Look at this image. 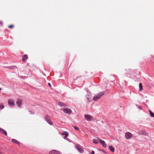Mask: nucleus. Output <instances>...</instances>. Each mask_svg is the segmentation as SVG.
<instances>
[{"label":"nucleus","mask_w":154,"mask_h":154,"mask_svg":"<svg viewBox=\"0 0 154 154\" xmlns=\"http://www.w3.org/2000/svg\"><path fill=\"white\" fill-rule=\"evenodd\" d=\"M104 91L100 92L94 96L93 98V100L95 101H97L102 96L104 95Z\"/></svg>","instance_id":"f257e3e1"},{"label":"nucleus","mask_w":154,"mask_h":154,"mask_svg":"<svg viewBox=\"0 0 154 154\" xmlns=\"http://www.w3.org/2000/svg\"><path fill=\"white\" fill-rule=\"evenodd\" d=\"M49 154H62L61 152L59 151L56 150H52L50 151L49 153Z\"/></svg>","instance_id":"f03ea898"},{"label":"nucleus","mask_w":154,"mask_h":154,"mask_svg":"<svg viewBox=\"0 0 154 154\" xmlns=\"http://www.w3.org/2000/svg\"><path fill=\"white\" fill-rule=\"evenodd\" d=\"M84 117L88 121H92L93 120V119L92 116L89 115H85Z\"/></svg>","instance_id":"7ed1b4c3"},{"label":"nucleus","mask_w":154,"mask_h":154,"mask_svg":"<svg viewBox=\"0 0 154 154\" xmlns=\"http://www.w3.org/2000/svg\"><path fill=\"white\" fill-rule=\"evenodd\" d=\"M125 138L128 139L131 138L132 134L129 132H127L125 133Z\"/></svg>","instance_id":"20e7f679"},{"label":"nucleus","mask_w":154,"mask_h":154,"mask_svg":"<svg viewBox=\"0 0 154 154\" xmlns=\"http://www.w3.org/2000/svg\"><path fill=\"white\" fill-rule=\"evenodd\" d=\"M76 148L77 150L80 153H82L84 152L83 148L80 145H77L76 146Z\"/></svg>","instance_id":"39448f33"},{"label":"nucleus","mask_w":154,"mask_h":154,"mask_svg":"<svg viewBox=\"0 0 154 154\" xmlns=\"http://www.w3.org/2000/svg\"><path fill=\"white\" fill-rule=\"evenodd\" d=\"M8 104L10 106H14L15 105L14 102V100L11 99H10L8 100Z\"/></svg>","instance_id":"423d86ee"},{"label":"nucleus","mask_w":154,"mask_h":154,"mask_svg":"<svg viewBox=\"0 0 154 154\" xmlns=\"http://www.w3.org/2000/svg\"><path fill=\"white\" fill-rule=\"evenodd\" d=\"M63 112L66 113H71L72 112L71 110L68 108H64L63 109Z\"/></svg>","instance_id":"0eeeda50"},{"label":"nucleus","mask_w":154,"mask_h":154,"mask_svg":"<svg viewBox=\"0 0 154 154\" xmlns=\"http://www.w3.org/2000/svg\"><path fill=\"white\" fill-rule=\"evenodd\" d=\"M45 120L50 125H52L53 124V123L51 121L50 118L48 116H46L45 118Z\"/></svg>","instance_id":"6e6552de"},{"label":"nucleus","mask_w":154,"mask_h":154,"mask_svg":"<svg viewBox=\"0 0 154 154\" xmlns=\"http://www.w3.org/2000/svg\"><path fill=\"white\" fill-rule=\"evenodd\" d=\"M97 140L99 141L104 147H106V144L104 141L98 138H97Z\"/></svg>","instance_id":"1a4fd4ad"},{"label":"nucleus","mask_w":154,"mask_h":154,"mask_svg":"<svg viewBox=\"0 0 154 154\" xmlns=\"http://www.w3.org/2000/svg\"><path fill=\"white\" fill-rule=\"evenodd\" d=\"M22 103V100L20 99H18L16 102L17 106L19 107H20Z\"/></svg>","instance_id":"9d476101"},{"label":"nucleus","mask_w":154,"mask_h":154,"mask_svg":"<svg viewBox=\"0 0 154 154\" xmlns=\"http://www.w3.org/2000/svg\"><path fill=\"white\" fill-rule=\"evenodd\" d=\"M58 105L61 107H65L66 106V104L61 102H59L58 103Z\"/></svg>","instance_id":"9b49d317"},{"label":"nucleus","mask_w":154,"mask_h":154,"mask_svg":"<svg viewBox=\"0 0 154 154\" xmlns=\"http://www.w3.org/2000/svg\"><path fill=\"white\" fill-rule=\"evenodd\" d=\"M0 131L2 133L5 134V135H7V133L6 131L3 129L0 128Z\"/></svg>","instance_id":"f8f14e48"},{"label":"nucleus","mask_w":154,"mask_h":154,"mask_svg":"<svg viewBox=\"0 0 154 154\" xmlns=\"http://www.w3.org/2000/svg\"><path fill=\"white\" fill-rule=\"evenodd\" d=\"M28 58V55L26 54L24 55L23 57L22 58V61L23 62L25 61Z\"/></svg>","instance_id":"ddd939ff"},{"label":"nucleus","mask_w":154,"mask_h":154,"mask_svg":"<svg viewBox=\"0 0 154 154\" xmlns=\"http://www.w3.org/2000/svg\"><path fill=\"white\" fill-rule=\"evenodd\" d=\"M12 141L14 143H16L17 144L19 145L20 144L19 142L15 139H12Z\"/></svg>","instance_id":"4468645a"},{"label":"nucleus","mask_w":154,"mask_h":154,"mask_svg":"<svg viewBox=\"0 0 154 154\" xmlns=\"http://www.w3.org/2000/svg\"><path fill=\"white\" fill-rule=\"evenodd\" d=\"M109 148L110 150L112 152H114L115 151L114 148L112 146H109Z\"/></svg>","instance_id":"2eb2a0df"},{"label":"nucleus","mask_w":154,"mask_h":154,"mask_svg":"<svg viewBox=\"0 0 154 154\" xmlns=\"http://www.w3.org/2000/svg\"><path fill=\"white\" fill-rule=\"evenodd\" d=\"M68 133L67 132L65 131L62 134V135H65L66 137L68 136Z\"/></svg>","instance_id":"dca6fc26"},{"label":"nucleus","mask_w":154,"mask_h":154,"mask_svg":"<svg viewBox=\"0 0 154 154\" xmlns=\"http://www.w3.org/2000/svg\"><path fill=\"white\" fill-rule=\"evenodd\" d=\"M139 86V88H140L139 91H141V90H142L143 89V88H142L143 86L142 85V84L141 83H140Z\"/></svg>","instance_id":"f3484780"},{"label":"nucleus","mask_w":154,"mask_h":154,"mask_svg":"<svg viewBox=\"0 0 154 154\" xmlns=\"http://www.w3.org/2000/svg\"><path fill=\"white\" fill-rule=\"evenodd\" d=\"M150 115L151 116L154 117V113L152 112L150 110L149 111Z\"/></svg>","instance_id":"a211bd4d"},{"label":"nucleus","mask_w":154,"mask_h":154,"mask_svg":"<svg viewBox=\"0 0 154 154\" xmlns=\"http://www.w3.org/2000/svg\"><path fill=\"white\" fill-rule=\"evenodd\" d=\"M93 143L95 144H97L98 143V142L97 140L95 139H94L93 140Z\"/></svg>","instance_id":"6ab92c4d"},{"label":"nucleus","mask_w":154,"mask_h":154,"mask_svg":"<svg viewBox=\"0 0 154 154\" xmlns=\"http://www.w3.org/2000/svg\"><path fill=\"white\" fill-rule=\"evenodd\" d=\"M4 108V105L2 104H1L0 105V108L1 109H2Z\"/></svg>","instance_id":"aec40b11"},{"label":"nucleus","mask_w":154,"mask_h":154,"mask_svg":"<svg viewBox=\"0 0 154 154\" xmlns=\"http://www.w3.org/2000/svg\"><path fill=\"white\" fill-rule=\"evenodd\" d=\"M14 27V26L13 25H10L8 26V28L10 29H12Z\"/></svg>","instance_id":"412c9836"},{"label":"nucleus","mask_w":154,"mask_h":154,"mask_svg":"<svg viewBox=\"0 0 154 154\" xmlns=\"http://www.w3.org/2000/svg\"><path fill=\"white\" fill-rule=\"evenodd\" d=\"M87 97V99L88 100V101L89 102H90V99H89V95H87L86 96Z\"/></svg>","instance_id":"4be33fe9"},{"label":"nucleus","mask_w":154,"mask_h":154,"mask_svg":"<svg viewBox=\"0 0 154 154\" xmlns=\"http://www.w3.org/2000/svg\"><path fill=\"white\" fill-rule=\"evenodd\" d=\"M74 128L76 130H79V128L77 127L76 126H75L74 127Z\"/></svg>","instance_id":"5701e85b"},{"label":"nucleus","mask_w":154,"mask_h":154,"mask_svg":"<svg viewBox=\"0 0 154 154\" xmlns=\"http://www.w3.org/2000/svg\"><path fill=\"white\" fill-rule=\"evenodd\" d=\"M142 134L144 135H147V134L146 133V132H144V131H143L142 132Z\"/></svg>","instance_id":"b1692460"},{"label":"nucleus","mask_w":154,"mask_h":154,"mask_svg":"<svg viewBox=\"0 0 154 154\" xmlns=\"http://www.w3.org/2000/svg\"><path fill=\"white\" fill-rule=\"evenodd\" d=\"M48 85L50 87H51V85L50 83H48Z\"/></svg>","instance_id":"393cba45"},{"label":"nucleus","mask_w":154,"mask_h":154,"mask_svg":"<svg viewBox=\"0 0 154 154\" xmlns=\"http://www.w3.org/2000/svg\"><path fill=\"white\" fill-rule=\"evenodd\" d=\"M29 112L31 114H33V113L31 111H29Z\"/></svg>","instance_id":"a878e982"},{"label":"nucleus","mask_w":154,"mask_h":154,"mask_svg":"<svg viewBox=\"0 0 154 154\" xmlns=\"http://www.w3.org/2000/svg\"><path fill=\"white\" fill-rule=\"evenodd\" d=\"M2 24V22L1 21H0V25H1Z\"/></svg>","instance_id":"bb28decb"},{"label":"nucleus","mask_w":154,"mask_h":154,"mask_svg":"<svg viewBox=\"0 0 154 154\" xmlns=\"http://www.w3.org/2000/svg\"><path fill=\"white\" fill-rule=\"evenodd\" d=\"M1 88H0V91H1Z\"/></svg>","instance_id":"cd10ccee"}]
</instances>
